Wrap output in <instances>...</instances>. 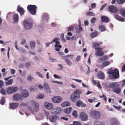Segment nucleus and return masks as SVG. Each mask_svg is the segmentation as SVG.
Here are the masks:
<instances>
[{
	"label": "nucleus",
	"mask_w": 125,
	"mask_h": 125,
	"mask_svg": "<svg viewBox=\"0 0 125 125\" xmlns=\"http://www.w3.org/2000/svg\"><path fill=\"white\" fill-rule=\"evenodd\" d=\"M119 84L117 82L111 83L109 84H105V87L106 90L112 92L117 94H119L121 91V89Z\"/></svg>",
	"instance_id": "nucleus-1"
},
{
	"label": "nucleus",
	"mask_w": 125,
	"mask_h": 125,
	"mask_svg": "<svg viewBox=\"0 0 125 125\" xmlns=\"http://www.w3.org/2000/svg\"><path fill=\"white\" fill-rule=\"evenodd\" d=\"M81 91L80 89H76L71 94L70 99L72 102H75L80 97Z\"/></svg>",
	"instance_id": "nucleus-2"
},
{
	"label": "nucleus",
	"mask_w": 125,
	"mask_h": 125,
	"mask_svg": "<svg viewBox=\"0 0 125 125\" xmlns=\"http://www.w3.org/2000/svg\"><path fill=\"white\" fill-rule=\"evenodd\" d=\"M107 73L109 74V76L111 79H116L119 77V72L117 69L113 70L112 68H111L109 69Z\"/></svg>",
	"instance_id": "nucleus-3"
},
{
	"label": "nucleus",
	"mask_w": 125,
	"mask_h": 125,
	"mask_svg": "<svg viewBox=\"0 0 125 125\" xmlns=\"http://www.w3.org/2000/svg\"><path fill=\"white\" fill-rule=\"evenodd\" d=\"M30 104L31 106H34L33 108L32 106H29L28 107V109L32 113H34V112H37L39 110V104L38 103L33 101H31L30 102Z\"/></svg>",
	"instance_id": "nucleus-4"
},
{
	"label": "nucleus",
	"mask_w": 125,
	"mask_h": 125,
	"mask_svg": "<svg viewBox=\"0 0 125 125\" xmlns=\"http://www.w3.org/2000/svg\"><path fill=\"white\" fill-rule=\"evenodd\" d=\"M24 25L26 29H30L32 28L33 25L32 21L29 20L25 21L24 22Z\"/></svg>",
	"instance_id": "nucleus-5"
},
{
	"label": "nucleus",
	"mask_w": 125,
	"mask_h": 125,
	"mask_svg": "<svg viewBox=\"0 0 125 125\" xmlns=\"http://www.w3.org/2000/svg\"><path fill=\"white\" fill-rule=\"evenodd\" d=\"M59 39L58 38H55L52 40L53 43H54V46L55 50L57 51H59L60 49L62 47V45H60V43L58 41Z\"/></svg>",
	"instance_id": "nucleus-6"
},
{
	"label": "nucleus",
	"mask_w": 125,
	"mask_h": 125,
	"mask_svg": "<svg viewBox=\"0 0 125 125\" xmlns=\"http://www.w3.org/2000/svg\"><path fill=\"white\" fill-rule=\"evenodd\" d=\"M27 9L33 15L35 14L36 13V6L34 5H29L27 7Z\"/></svg>",
	"instance_id": "nucleus-7"
},
{
	"label": "nucleus",
	"mask_w": 125,
	"mask_h": 125,
	"mask_svg": "<svg viewBox=\"0 0 125 125\" xmlns=\"http://www.w3.org/2000/svg\"><path fill=\"white\" fill-rule=\"evenodd\" d=\"M18 90V88L16 87L9 86L6 90L8 94H11L16 92Z\"/></svg>",
	"instance_id": "nucleus-8"
},
{
	"label": "nucleus",
	"mask_w": 125,
	"mask_h": 125,
	"mask_svg": "<svg viewBox=\"0 0 125 125\" xmlns=\"http://www.w3.org/2000/svg\"><path fill=\"white\" fill-rule=\"evenodd\" d=\"M90 115L91 117L95 119H98L100 116V112L98 111L94 110L91 111Z\"/></svg>",
	"instance_id": "nucleus-9"
},
{
	"label": "nucleus",
	"mask_w": 125,
	"mask_h": 125,
	"mask_svg": "<svg viewBox=\"0 0 125 125\" xmlns=\"http://www.w3.org/2000/svg\"><path fill=\"white\" fill-rule=\"evenodd\" d=\"M62 112L61 107H56L52 109L51 111V113L53 115H58L61 113Z\"/></svg>",
	"instance_id": "nucleus-10"
},
{
	"label": "nucleus",
	"mask_w": 125,
	"mask_h": 125,
	"mask_svg": "<svg viewBox=\"0 0 125 125\" xmlns=\"http://www.w3.org/2000/svg\"><path fill=\"white\" fill-rule=\"evenodd\" d=\"M96 52L95 55L97 56H103L104 54V53L102 51V48L98 47L95 48Z\"/></svg>",
	"instance_id": "nucleus-11"
},
{
	"label": "nucleus",
	"mask_w": 125,
	"mask_h": 125,
	"mask_svg": "<svg viewBox=\"0 0 125 125\" xmlns=\"http://www.w3.org/2000/svg\"><path fill=\"white\" fill-rule=\"evenodd\" d=\"M45 108L48 110H51L53 107V104L48 102H45L44 104Z\"/></svg>",
	"instance_id": "nucleus-12"
},
{
	"label": "nucleus",
	"mask_w": 125,
	"mask_h": 125,
	"mask_svg": "<svg viewBox=\"0 0 125 125\" xmlns=\"http://www.w3.org/2000/svg\"><path fill=\"white\" fill-rule=\"evenodd\" d=\"M62 99V97L60 96H55L52 99V101L55 103L58 104L61 102Z\"/></svg>",
	"instance_id": "nucleus-13"
},
{
	"label": "nucleus",
	"mask_w": 125,
	"mask_h": 125,
	"mask_svg": "<svg viewBox=\"0 0 125 125\" xmlns=\"http://www.w3.org/2000/svg\"><path fill=\"white\" fill-rule=\"evenodd\" d=\"M13 100L15 101L21 100L23 99L21 94L19 93H16L14 94L13 97Z\"/></svg>",
	"instance_id": "nucleus-14"
},
{
	"label": "nucleus",
	"mask_w": 125,
	"mask_h": 125,
	"mask_svg": "<svg viewBox=\"0 0 125 125\" xmlns=\"http://www.w3.org/2000/svg\"><path fill=\"white\" fill-rule=\"evenodd\" d=\"M48 119L51 122H56L59 119L58 116L56 115H51L49 116Z\"/></svg>",
	"instance_id": "nucleus-15"
},
{
	"label": "nucleus",
	"mask_w": 125,
	"mask_h": 125,
	"mask_svg": "<svg viewBox=\"0 0 125 125\" xmlns=\"http://www.w3.org/2000/svg\"><path fill=\"white\" fill-rule=\"evenodd\" d=\"M110 122L111 125H119L120 124L117 119L115 118L110 119Z\"/></svg>",
	"instance_id": "nucleus-16"
},
{
	"label": "nucleus",
	"mask_w": 125,
	"mask_h": 125,
	"mask_svg": "<svg viewBox=\"0 0 125 125\" xmlns=\"http://www.w3.org/2000/svg\"><path fill=\"white\" fill-rule=\"evenodd\" d=\"M80 119L83 121H86L88 120V116L84 113L81 112L80 115Z\"/></svg>",
	"instance_id": "nucleus-17"
},
{
	"label": "nucleus",
	"mask_w": 125,
	"mask_h": 125,
	"mask_svg": "<svg viewBox=\"0 0 125 125\" xmlns=\"http://www.w3.org/2000/svg\"><path fill=\"white\" fill-rule=\"evenodd\" d=\"M108 9L109 11L113 13L117 12V11L116 8L113 5H111L109 6L108 8Z\"/></svg>",
	"instance_id": "nucleus-18"
},
{
	"label": "nucleus",
	"mask_w": 125,
	"mask_h": 125,
	"mask_svg": "<svg viewBox=\"0 0 125 125\" xmlns=\"http://www.w3.org/2000/svg\"><path fill=\"white\" fill-rule=\"evenodd\" d=\"M108 58V57L107 56H103L100 59L98 60V62L99 63H101L104 61L107 60Z\"/></svg>",
	"instance_id": "nucleus-19"
},
{
	"label": "nucleus",
	"mask_w": 125,
	"mask_h": 125,
	"mask_svg": "<svg viewBox=\"0 0 125 125\" xmlns=\"http://www.w3.org/2000/svg\"><path fill=\"white\" fill-rule=\"evenodd\" d=\"M21 95L23 99L24 98H26L29 95V93L28 91L25 90H23L21 93Z\"/></svg>",
	"instance_id": "nucleus-20"
},
{
	"label": "nucleus",
	"mask_w": 125,
	"mask_h": 125,
	"mask_svg": "<svg viewBox=\"0 0 125 125\" xmlns=\"http://www.w3.org/2000/svg\"><path fill=\"white\" fill-rule=\"evenodd\" d=\"M92 82L94 85L97 86L99 89H101V87L99 83V82L98 81L94 80L93 77L92 78Z\"/></svg>",
	"instance_id": "nucleus-21"
},
{
	"label": "nucleus",
	"mask_w": 125,
	"mask_h": 125,
	"mask_svg": "<svg viewBox=\"0 0 125 125\" xmlns=\"http://www.w3.org/2000/svg\"><path fill=\"white\" fill-rule=\"evenodd\" d=\"M48 19V15L46 13H44L42 17V21L44 22H47Z\"/></svg>",
	"instance_id": "nucleus-22"
},
{
	"label": "nucleus",
	"mask_w": 125,
	"mask_h": 125,
	"mask_svg": "<svg viewBox=\"0 0 125 125\" xmlns=\"http://www.w3.org/2000/svg\"><path fill=\"white\" fill-rule=\"evenodd\" d=\"M114 16L115 18L119 21L122 22L125 21V19L115 14Z\"/></svg>",
	"instance_id": "nucleus-23"
},
{
	"label": "nucleus",
	"mask_w": 125,
	"mask_h": 125,
	"mask_svg": "<svg viewBox=\"0 0 125 125\" xmlns=\"http://www.w3.org/2000/svg\"><path fill=\"white\" fill-rule=\"evenodd\" d=\"M13 19L14 21V23H17L19 20V16L17 14H15L13 16Z\"/></svg>",
	"instance_id": "nucleus-24"
},
{
	"label": "nucleus",
	"mask_w": 125,
	"mask_h": 125,
	"mask_svg": "<svg viewBox=\"0 0 125 125\" xmlns=\"http://www.w3.org/2000/svg\"><path fill=\"white\" fill-rule=\"evenodd\" d=\"M97 77L100 79H103L104 78V73L101 71L98 72L97 74Z\"/></svg>",
	"instance_id": "nucleus-25"
},
{
	"label": "nucleus",
	"mask_w": 125,
	"mask_h": 125,
	"mask_svg": "<svg viewBox=\"0 0 125 125\" xmlns=\"http://www.w3.org/2000/svg\"><path fill=\"white\" fill-rule=\"evenodd\" d=\"M18 11L20 13L21 15H23L24 13L23 9L20 6H18L17 9Z\"/></svg>",
	"instance_id": "nucleus-26"
},
{
	"label": "nucleus",
	"mask_w": 125,
	"mask_h": 125,
	"mask_svg": "<svg viewBox=\"0 0 125 125\" xmlns=\"http://www.w3.org/2000/svg\"><path fill=\"white\" fill-rule=\"evenodd\" d=\"M71 104L70 102L68 101H65L62 103L61 104V105L62 107L67 106H70Z\"/></svg>",
	"instance_id": "nucleus-27"
},
{
	"label": "nucleus",
	"mask_w": 125,
	"mask_h": 125,
	"mask_svg": "<svg viewBox=\"0 0 125 125\" xmlns=\"http://www.w3.org/2000/svg\"><path fill=\"white\" fill-rule=\"evenodd\" d=\"M102 21L104 22H107L109 20V19L107 17L102 16L101 17Z\"/></svg>",
	"instance_id": "nucleus-28"
},
{
	"label": "nucleus",
	"mask_w": 125,
	"mask_h": 125,
	"mask_svg": "<svg viewBox=\"0 0 125 125\" xmlns=\"http://www.w3.org/2000/svg\"><path fill=\"white\" fill-rule=\"evenodd\" d=\"M65 60L66 63L67 65L69 66H71L72 64V63L71 61L69 59L65 58Z\"/></svg>",
	"instance_id": "nucleus-29"
},
{
	"label": "nucleus",
	"mask_w": 125,
	"mask_h": 125,
	"mask_svg": "<svg viewBox=\"0 0 125 125\" xmlns=\"http://www.w3.org/2000/svg\"><path fill=\"white\" fill-rule=\"evenodd\" d=\"M19 105V104L18 103H12L10 104V106L11 107L13 108L18 106Z\"/></svg>",
	"instance_id": "nucleus-30"
},
{
	"label": "nucleus",
	"mask_w": 125,
	"mask_h": 125,
	"mask_svg": "<svg viewBox=\"0 0 125 125\" xmlns=\"http://www.w3.org/2000/svg\"><path fill=\"white\" fill-rule=\"evenodd\" d=\"M72 108L71 107L68 108L64 110V113L67 114H69L71 112Z\"/></svg>",
	"instance_id": "nucleus-31"
},
{
	"label": "nucleus",
	"mask_w": 125,
	"mask_h": 125,
	"mask_svg": "<svg viewBox=\"0 0 125 125\" xmlns=\"http://www.w3.org/2000/svg\"><path fill=\"white\" fill-rule=\"evenodd\" d=\"M99 30L101 31H103L106 30V28L105 26L103 25L100 26L99 28Z\"/></svg>",
	"instance_id": "nucleus-32"
},
{
	"label": "nucleus",
	"mask_w": 125,
	"mask_h": 125,
	"mask_svg": "<svg viewBox=\"0 0 125 125\" xmlns=\"http://www.w3.org/2000/svg\"><path fill=\"white\" fill-rule=\"evenodd\" d=\"M13 81V79H10L8 81H7L5 82V83L6 85L7 86L11 85L12 84Z\"/></svg>",
	"instance_id": "nucleus-33"
},
{
	"label": "nucleus",
	"mask_w": 125,
	"mask_h": 125,
	"mask_svg": "<svg viewBox=\"0 0 125 125\" xmlns=\"http://www.w3.org/2000/svg\"><path fill=\"white\" fill-rule=\"evenodd\" d=\"M73 54H68L65 56H62V59H64L65 58H66L67 57H71V59H73Z\"/></svg>",
	"instance_id": "nucleus-34"
},
{
	"label": "nucleus",
	"mask_w": 125,
	"mask_h": 125,
	"mask_svg": "<svg viewBox=\"0 0 125 125\" xmlns=\"http://www.w3.org/2000/svg\"><path fill=\"white\" fill-rule=\"evenodd\" d=\"M30 46L31 48L33 49L34 48L35 46V43L34 42H30Z\"/></svg>",
	"instance_id": "nucleus-35"
},
{
	"label": "nucleus",
	"mask_w": 125,
	"mask_h": 125,
	"mask_svg": "<svg viewBox=\"0 0 125 125\" xmlns=\"http://www.w3.org/2000/svg\"><path fill=\"white\" fill-rule=\"evenodd\" d=\"M120 13L122 16L125 17V10L123 9H120Z\"/></svg>",
	"instance_id": "nucleus-36"
},
{
	"label": "nucleus",
	"mask_w": 125,
	"mask_h": 125,
	"mask_svg": "<svg viewBox=\"0 0 125 125\" xmlns=\"http://www.w3.org/2000/svg\"><path fill=\"white\" fill-rule=\"evenodd\" d=\"M93 125H103L100 121L98 120H96L94 122Z\"/></svg>",
	"instance_id": "nucleus-37"
},
{
	"label": "nucleus",
	"mask_w": 125,
	"mask_h": 125,
	"mask_svg": "<svg viewBox=\"0 0 125 125\" xmlns=\"http://www.w3.org/2000/svg\"><path fill=\"white\" fill-rule=\"evenodd\" d=\"M104 67L110 65V62L109 61L105 62L103 63Z\"/></svg>",
	"instance_id": "nucleus-38"
},
{
	"label": "nucleus",
	"mask_w": 125,
	"mask_h": 125,
	"mask_svg": "<svg viewBox=\"0 0 125 125\" xmlns=\"http://www.w3.org/2000/svg\"><path fill=\"white\" fill-rule=\"evenodd\" d=\"M69 125H81V124L80 121H74L73 124Z\"/></svg>",
	"instance_id": "nucleus-39"
},
{
	"label": "nucleus",
	"mask_w": 125,
	"mask_h": 125,
	"mask_svg": "<svg viewBox=\"0 0 125 125\" xmlns=\"http://www.w3.org/2000/svg\"><path fill=\"white\" fill-rule=\"evenodd\" d=\"M100 44L98 43H94L92 44V46L93 47L95 48H97V47L99 46H100Z\"/></svg>",
	"instance_id": "nucleus-40"
},
{
	"label": "nucleus",
	"mask_w": 125,
	"mask_h": 125,
	"mask_svg": "<svg viewBox=\"0 0 125 125\" xmlns=\"http://www.w3.org/2000/svg\"><path fill=\"white\" fill-rule=\"evenodd\" d=\"M36 119L38 120H41L43 118V115H40L36 117Z\"/></svg>",
	"instance_id": "nucleus-41"
},
{
	"label": "nucleus",
	"mask_w": 125,
	"mask_h": 125,
	"mask_svg": "<svg viewBox=\"0 0 125 125\" xmlns=\"http://www.w3.org/2000/svg\"><path fill=\"white\" fill-rule=\"evenodd\" d=\"M58 68L57 69L58 70H62L63 68V66L61 64H59L58 65Z\"/></svg>",
	"instance_id": "nucleus-42"
},
{
	"label": "nucleus",
	"mask_w": 125,
	"mask_h": 125,
	"mask_svg": "<svg viewBox=\"0 0 125 125\" xmlns=\"http://www.w3.org/2000/svg\"><path fill=\"white\" fill-rule=\"evenodd\" d=\"M97 33L96 31H94L92 33L90 34L91 36L92 37H94L97 35Z\"/></svg>",
	"instance_id": "nucleus-43"
},
{
	"label": "nucleus",
	"mask_w": 125,
	"mask_h": 125,
	"mask_svg": "<svg viewBox=\"0 0 125 125\" xmlns=\"http://www.w3.org/2000/svg\"><path fill=\"white\" fill-rule=\"evenodd\" d=\"M72 115L75 118H77L78 116L77 112L76 110L74 111L72 113Z\"/></svg>",
	"instance_id": "nucleus-44"
},
{
	"label": "nucleus",
	"mask_w": 125,
	"mask_h": 125,
	"mask_svg": "<svg viewBox=\"0 0 125 125\" xmlns=\"http://www.w3.org/2000/svg\"><path fill=\"white\" fill-rule=\"evenodd\" d=\"M83 104V102L79 100L77 102L76 105L78 107H80Z\"/></svg>",
	"instance_id": "nucleus-45"
},
{
	"label": "nucleus",
	"mask_w": 125,
	"mask_h": 125,
	"mask_svg": "<svg viewBox=\"0 0 125 125\" xmlns=\"http://www.w3.org/2000/svg\"><path fill=\"white\" fill-rule=\"evenodd\" d=\"M44 97V95L42 94H39L37 96V98L38 99H42Z\"/></svg>",
	"instance_id": "nucleus-46"
},
{
	"label": "nucleus",
	"mask_w": 125,
	"mask_h": 125,
	"mask_svg": "<svg viewBox=\"0 0 125 125\" xmlns=\"http://www.w3.org/2000/svg\"><path fill=\"white\" fill-rule=\"evenodd\" d=\"M5 101V98L3 97L1 100L0 102V104L2 105H4Z\"/></svg>",
	"instance_id": "nucleus-47"
},
{
	"label": "nucleus",
	"mask_w": 125,
	"mask_h": 125,
	"mask_svg": "<svg viewBox=\"0 0 125 125\" xmlns=\"http://www.w3.org/2000/svg\"><path fill=\"white\" fill-rule=\"evenodd\" d=\"M86 15L88 16H94V14L93 12L88 11L86 13Z\"/></svg>",
	"instance_id": "nucleus-48"
},
{
	"label": "nucleus",
	"mask_w": 125,
	"mask_h": 125,
	"mask_svg": "<svg viewBox=\"0 0 125 125\" xmlns=\"http://www.w3.org/2000/svg\"><path fill=\"white\" fill-rule=\"evenodd\" d=\"M117 2L119 4H121L125 2V0H116Z\"/></svg>",
	"instance_id": "nucleus-49"
},
{
	"label": "nucleus",
	"mask_w": 125,
	"mask_h": 125,
	"mask_svg": "<svg viewBox=\"0 0 125 125\" xmlns=\"http://www.w3.org/2000/svg\"><path fill=\"white\" fill-rule=\"evenodd\" d=\"M43 86L45 89L49 87L48 83L46 82L44 83Z\"/></svg>",
	"instance_id": "nucleus-50"
},
{
	"label": "nucleus",
	"mask_w": 125,
	"mask_h": 125,
	"mask_svg": "<svg viewBox=\"0 0 125 125\" xmlns=\"http://www.w3.org/2000/svg\"><path fill=\"white\" fill-rule=\"evenodd\" d=\"M0 92L2 94H6L5 91L3 89H2L0 91Z\"/></svg>",
	"instance_id": "nucleus-51"
},
{
	"label": "nucleus",
	"mask_w": 125,
	"mask_h": 125,
	"mask_svg": "<svg viewBox=\"0 0 125 125\" xmlns=\"http://www.w3.org/2000/svg\"><path fill=\"white\" fill-rule=\"evenodd\" d=\"M61 38L62 41L63 42H65L66 40L64 38V35L63 34H62L61 35Z\"/></svg>",
	"instance_id": "nucleus-52"
},
{
	"label": "nucleus",
	"mask_w": 125,
	"mask_h": 125,
	"mask_svg": "<svg viewBox=\"0 0 125 125\" xmlns=\"http://www.w3.org/2000/svg\"><path fill=\"white\" fill-rule=\"evenodd\" d=\"M73 80L79 83H81L82 82V81L80 79H73Z\"/></svg>",
	"instance_id": "nucleus-53"
},
{
	"label": "nucleus",
	"mask_w": 125,
	"mask_h": 125,
	"mask_svg": "<svg viewBox=\"0 0 125 125\" xmlns=\"http://www.w3.org/2000/svg\"><path fill=\"white\" fill-rule=\"evenodd\" d=\"M45 89L46 90L47 92L49 93H51L52 91L51 90L50 88L49 87L46 88Z\"/></svg>",
	"instance_id": "nucleus-54"
},
{
	"label": "nucleus",
	"mask_w": 125,
	"mask_h": 125,
	"mask_svg": "<svg viewBox=\"0 0 125 125\" xmlns=\"http://www.w3.org/2000/svg\"><path fill=\"white\" fill-rule=\"evenodd\" d=\"M74 27L73 26H72L67 28V31H72L73 30Z\"/></svg>",
	"instance_id": "nucleus-55"
},
{
	"label": "nucleus",
	"mask_w": 125,
	"mask_h": 125,
	"mask_svg": "<svg viewBox=\"0 0 125 125\" xmlns=\"http://www.w3.org/2000/svg\"><path fill=\"white\" fill-rule=\"evenodd\" d=\"M36 73L39 76L42 78H43V76L42 74L41 73L39 72H36Z\"/></svg>",
	"instance_id": "nucleus-56"
},
{
	"label": "nucleus",
	"mask_w": 125,
	"mask_h": 125,
	"mask_svg": "<svg viewBox=\"0 0 125 125\" xmlns=\"http://www.w3.org/2000/svg\"><path fill=\"white\" fill-rule=\"evenodd\" d=\"M96 20V19L94 17L92 18L91 19V23H94L95 22V21Z\"/></svg>",
	"instance_id": "nucleus-57"
},
{
	"label": "nucleus",
	"mask_w": 125,
	"mask_h": 125,
	"mask_svg": "<svg viewBox=\"0 0 125 125\" xmlns=\"http://www.w3.org/2000/svg\"><path fill=\"white\" fill-rule=\"evenodd\" d=\"M10 71L11 74L12 75L14 74L16 72L15 70L12 69H10Z\"/></svg>",
	"instance_id": "nucleus-58"
},
{
	"label": "nucleus",
	"mask_w": 125,
	"mask_h": 125,
	"mask_svg": "<svg viewBox=\"0 0 125 125\" xmlns=\"http://www.w3.org/2000/svg\"><path fill=\"white\" fill-rule=\"evenodd\" d=\"M49 60L52 62H55L57 61L55 59L50 57L49 58Z\"/></svg>",
	"instance_id": "nucleus-59"
},
{
	"label": "nucleus",
	"mask_w": 125,
	"mask_h": 125,
	"mask_svg": "<svg viewBox=\"0 0 125 125\" xmlns=\"http://www.w3.org/2000/svg\"><path fill=\"white\" fill-rule=\"evenodd\" d=\"M53 76L55 78H58L59 79H61V76L55 74L53 75Z\"/></svg>",
	"instance_id": "nucleus-60"
},
{
	"label": "nucleus",
	"mask_w": 125,
	"mask_h": 125,
	"mask_svg": "<svg viewBox=\"0 0 125 125\" xmlns=\"http://www.w3.org/2000/svg\"><path fill=\"white\" fill-rule=\"evenodd\" d=\"M27 79L28 81H31L32 79V77L31 75H29L27 78Z\"/></svg>",
	"instance_id": "nucleus-61"
},
{
	"label": "nucleus",
	"mask_w": 125,
	"mask_h": 125,
	"mask_svg": "<svg viewBox=\"0 0 125 125\" xmlns=\"http://www.w3.org/2000/svg\"><path fill=\"white\" fill-rule=\"evenodd\" d=\"M81 59V56H78L76 57V60L77 62L79 61Z\"/></svg>",
	"instance_id": "nucleus-62"
},
{
	"label": "nucleus",
	"mask_w": 125,
	"mask_h": 125,
	"mask_svg": "<svg viewBox=\"0 0 125 125\" xmlns=\"http://www.w3.org/2000/svg\"><path fill=\"white\" fill-rule=\"evenodd\" d=\"M4 84L3 82L1 80H0V88H1Z\"/></svg>",
	"instance_id": "nucleus-63"
},
{
	"label": "nucleus",
	"mask_w": 125,
	"mask_h": 125,
	"mask_svg": "<svg viewBox=\"0 0 125 125\" xmlns=\"http://www.w3.org/2000/svg\"><path fill=\"white\" fill-rule=\"evenodd\" d=\"M19 50H20V51L22 53H24L25 52V50L24 49L22 48H20Z\"/></svg>",
	"instance_id": "nucleus-64"
}]
</instances>
